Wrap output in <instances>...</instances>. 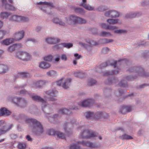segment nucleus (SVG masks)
Masks as SVG:
<instances>
[{"label":"nucleus","mask_w":149,"mask_h":149,"mask_svg":"<svg viewBox=\"0 0 149 149\" xmlns=\"http://www.w3.org/2000/svg\"><path fill=\"white\" fill-rule=\"evenodd\" d=\"M26 123L31 127L33 132L39 135L43 132V128L40 123L36 119L28 118L26 120Z\"/></svg>","instance_id":"obj_1"},{"label":"nucleus","mask_w":149,"mask_h":149,"mask_svg":"<svg viewBox=\"0 0 149 149\" xmlns=\"http://www.w3.org/2000/svg\"><path fill=\"white\" fill-rule=\"evenodd\" d=\"M85 115L87 118H94L95 120H97L102 118H105L108 116V114L106 113L99 112L94 114L90 112H86Z\"/></svg>","instance_id":"obj_2"},{"label":"nucleus","mask_w":149,"mask_h":149,"mask_svg":"<svg viewBox=\"0 0 149 149\" xmlns=\"http://www.w3.org/2000/svg\"><path fill=\"white\" fill-rule=\"evenodd\" d=\"M98 134L93 131H91L88 129H86L81 133L80 137L82 138H90L97 136Z\"/></svg>","instance_id":"obj_3"},{"label":"nucleus","mask_w":149,"mask_h":149,"mask_svg":"<svg viewBox=\"0 0 149 149\" xmlns=\"http://www.w3.org/2000/svg\"><path fill=\"white\" fill-rule=\"evenodd\" d=\"M69 20L70 22V24H84L86 22V20L82 18L78 17L71 15L70 16Z\"/></svg>","instance_id":"obj_4"},{"label":"nucleus","mask_w":149,"mask_h":149,"mask_svg":"<svg viewBox=\"0 0 149 149\" xmlns=\"http://www.w3.org/2000/svg\"><path fill=\"white\" fill-rule=\"evenodd\" d=\"M16 57L23 61H27L31 58V56L25 52L19 51L17 53Z\"/></svg>","instance_id":"obj_5"},{"label":"nucleus","mask_w":149,"mask_h":149,"mask_svg":"<svg viewBox=\"0 0 149 149\" xmlns=\"http://www.w3.org/2000/svg\"><path fill=\"white\" fill-rule=\"evenodd\" d=\"M70 111L66 109H61L58 111V114L55 115L53 117H49L48 119L49 120H50L51 121H52V120L53 119L55 120L56 118H57L58 117H59V115L60 116L62 114H70Z\"/></svg>","instance_id":"obj_6"},{"label":"nucleus","mask_w":149,"mask_h":149,"mask_svg":"<svg viewBox=\"0 0 149 149\" xmlns=\"http://www.w3.org/2000/svg\"><path fill=\"white\" fill-rule=\"evenodd\" d=\"M28 19L25 17L17 15H13L10 17V20L12 21L16 22H26Z\"/></svg>","instance_id":"obj_7"},{"label":"nucleus","mask_w":149,"mask_h":149,"mask_svg":"<svg viewBox=\"0 0 149 149\" xmlns=\"http://www.w3.org/2000/svg\"><path fill=\"white\" fill-rule=\"evenodd\" d=\"M58 92L56 90H49L46 92V94H47L49 96L48 97L47 99L46 100L47 101H55L56 99L54 97H56L57 95Z\"/></svg>","instance_id":"obj_8"},{"label":"nucleus","mask_w":149,"mask_h":149,"mask_svg":"<svg viewBox=\"0 0 149 149\" xmlns=\"http://www.w3.org/2000/svg\"><path fill=\"white\" fill-rule=\"evenodd\" d=\"M38 4L40 5V6L39 7L40 9L45 12H46V10L47 9L49 6H52L53 4L51 3H49L46 2H40L39 3H38Z\"/></svg>","instance_id":"obj_9"},{"label":"nucleus","mask_w":149,"mask_h":149,"mask_svg":"<svg viewBox=\"0 0 149 149\" xmlns=\"http://www.w3.org/2000/svg\"><path fill=\"white\" fill-rule=\"evenodd\" d=\"M33 100L42 102V109L43 111H44V108L47 107L46 101H45L40 96L37 95L33 96L32 97Z\"/></svg>","instance_id":"obj_10"},{"label":"nucleus","mask_w":149,"mask_h":149,"mask_svg":"<svg viewBox=\"0 0 149 149\" xmlns=\"http://www.w3.org/2000/svg\"><path fill=\"white\" fill-rule=\"evenodd\" d=\"M78 143L81 145L87 146L91 148H94L95 146V143H92L88 141H83L81 142L79 141Z\"/></svg>","instance_id":"obj_11"},{"label":"nucleus","mask_w":149,"mask_h":149,"mask_svg":"<svg viewBox=\"0 0 149 149\" xmlns=\"http://www.w3.org/2000/svg\"><path fill=\"white\" fill-rule=\"evenodd\" d=\"M105 15L108 17H115L119 16V13L118 12L115 10H111L106 12Z\"/></svg>","instance_id":"obj_12"},{"label":"nucleus","mask_w":149,"mask_h":149,"mask_svg":"<svg viewBox=\"0 0 149 149\" xmlns=\"http://www.w3.org/2000/svg\"><path fill=\"white\" fill-rule=\"evenodd\" d=\"M92 102V100L91 99H88L79 103V105L83 107H90L91 105Z\"/></svg>","instance_id":"obj_13"},{"label":"nucleus","mask_w":149,"mask_h":149,"mask_svg":"<svg viewBox=\"0 0 149 149\" xmlns=\"http://www.w3.org/2000/svg\"><path fill=\"white\" fill-rule=\"evenodd\" d=\"M24 32L23 30L15 33L14 35V40H19L22 39L24 36Z\"/></svg>","instance_id":"obj_14"},{"label":"nucleus","mask_w":149,"mask_h":149,"mask_svg":"<svg viewBox=\"0 0 149 149\" xmlns=\"http://www.w3.org/2000/svg\"><path fill=\"white\" fill-rule=\"evenodd\" d=\"M130 72H135L138 73V74L142 76H143V75L144 70L143 68L140 67H134L133 69L130 70Z\"/></svg>","instance_id":"obj_15"},{"label":"nucleus","mask_w":149,"mask_h":149,"mask_svg":"<svg viewBox=\"0 0 149 149\" xmlns=\"http://www.w3.org/2000/svg\"><path fill=\"white\" fill-rule=\"evenodd\" d=\"M22 45L20 44H14L10 46L8 48V49L9 52H13L15 50L21 48Z\"/></svg>","instance_id":"obj_16"},{"label":"nucleus","mask_w":149,"mask_h":149,"mask_svg":"<svg viewBox=\"0 0 149 149\" xmlns=\"http://www.w3.org/2000/svg\"><path fill=\"white\" fill-rule=\"evenodd\" d=\"M132 109V108L130 106H123L121 108L120 112L121 113L124 114L130 111Z\"/></svg>","instance_id":"obj_17"},{"label":"nucleus","mask_w":149,"mask_h":149,"mask_svg":"<svg viewBox=\"0 0 149 149\" xmlns=\"http://www.w3.org/2000/svg\"><path fill=\"white\" fill-rule=\"evenodd\" d=\"M9 70V67L6 65L0 64V74L7 72Z\"/></svg>","instance_id":"obj_18"},{"label":"nucleus","mask_w":149,"mask_h":149,"mask_svg":"<svg viewBox=\"0 0 149 149\" xmlns=\"http://www.w3.org/2000/svg\"><path fill=\"white\" fill-rule=\"evenodd\" d=\"M86 0H82V3L81 4L80 6L84 8L87 10L89 11L92 10L93 9V8L86 4Z\"/></svg>","instance_id":"obj_19"},{"label":"nucleus","mask_w":149,"mask_h":149,"mask_svg":"<svg viewBox=\"0 0 149 149\" xmlns=\"http://www.w3.org/2000/svg\"><path fill=\"white\" fill-rule=\"evenodd\" d=\"M46 41L48 43L52 44L58 42H60V40L58 38H49L46 39Z\"/></svg>","instance_id":"obj_20"},{"label":"nucleus","mask_w":149,"mask_h":149,"mask_svg":"<svg viewBox=\"0 0 149 149\" xmlns=\"http://www.w3.org/2000/svg\"><path fill=\"white\" fill-rule=\"evenodd\" d=\"M10 114V111L5 108H2L0 110V116L3 115L8 116Z\"/></svg>","instance_id":"obj_21"},{"label":"nucleus","mask_w":149,"mask_h":149,"mask_svg":"<svg viewBox=\"0 0 149 149\" xmlns=\"http://www.w3.org/2000/svg\"><path fill=\"white\" fill-rule=\"evenodd\" d=\"M48 134L49 135H54V136H58L60 137L61 138V137L60 136V134L61 135L62 134L59 132L58 131H55L53 130H49L47 131Z\"/></svg>","instance_id":"obj_22"},{"label":"nucleus","mask_w":149,"mask_h":149,"mask_svg":"<svg viewBox=\"0 0 149 149\" xmlns=\"http://www.w3.org/2000/svg\"><path fill=\"white\" fill-rule=\"evenodd\" d=\"M16 99L17 101V102L16 103V104H17V103H18L21 105L22 107H24L26 105V101L23 99L20 98H15L13 100V101L14 102V100Z\"/></svg>","instance_id":"obj_23"},{"label":"nucleus","mask_w":149,"mask_h":149,"mask_svg":"<svg viewBox=\"0 0 149 149\" xmlns=\"http://www.w3.org/2000/svg\"><path fill=\"white\" fill-rule=\"evenodd\" d=\"M71 79L68 78L64 81L62 84V87L65 89H67L69 87L70 84Z\"/></svg>","instance_id":"obj_24"},{"label":"nucleus","mask_w":149,"mask_h":149,"mask_svg":"<svg viewBox=\"0 0 149 149\" xmlns=\"http://www.w3.org/2000/svg\"><path fill=\"white\" fill-rule=\"evenodd\" d=\"M45 82L42 80H40L37 81L35 84H33V86L35 88H37L43 86L45 84Z\"/></svg>","instance_id":"obj_25"},{"label":"nucleus","mask_w":149,"mask_h":149,"mask_svg":"<svg viewBox=\"0 0 149 149\" xmlns=\"http://www.w3.org/2000/svg\"><path fill=\"white\" fill-rule=\"evenodd\" d=\"M50 64L45 62H42L39 65V67L43 69H47L50 67Z\"/></svg>","instance_id":"obj_26"},{"label":"nucleus","mask_w":149,"mask_h":149,"mask_svg":"<svg viewBox=\"0 0 149 149\" xmlns=\"http://www.w3.org/2000/svg\"><path fill=\"white\" fill-rule=\"evenodd\" d=\"M100 26L101 27L105 29L112 30L117 28L115 26H109L104 23L100 24Z\"/></svg>","instance_id":"obj_27"},{"label":"nucleus","mask_w":149,"mask_h":149,"mask_svg":"<svg viewBox=\"0 0 149 149\" xmlns=\"http://www.w3.org/2000/svg\"><path fill=\"white\" fill-rule=\"evenodd\" d=\"M14 42L13 38H8L6 39L1 42V43L3 45H8Z\"/></svg>","instance_id":"obj_28"},{"label":"nucleus","mask_w":149,"mask_h":149,"mask_svg":"<svg viewBox=\"0 0 149 149\" xmlns=\"http://www.w3.org/2000/svg\"><path fill=\"white\" fill-rule=\"evenodd\" d=\"M10 13L6 12H2L0 13V18L1 19L7 18L10 15Z\"/></svg>","instance_id":"obj_29"},{"label":"nucleus","mask_w":149,"mask_h":149,"mask_svg":"<svg viewBox=\"0 0 149 149\" xmlns=\"http://www.w3.org/2000/svg\"><path fill=\"white\" fill-rule=\"evenodd\" d=\"M4 127V126H3V128L0 129V136L2 134H5L7 132L9 131L12 127V125H11L10 128H6Z\"/></svg>","instance_id":"obj_30"},{"label":"nucleus","mask_w":149,"mask_h":149,"mask_svg":"<svg viewBox=\"0 0 149 149\" xmlns=\"http://www.w3.org/2000/svg\"><path fill=\"white\" fill-rule=\"evenodd\" d=\"M53 22L56 24H59L61 25L64 26L65 25V23L60 21L59 19L58 18H55L53 20Z\"/></svg>","instance_id":"obj_31"},{"label":"nucleus","mask_w":149,"mask_h":149,"mask_svg":"<svg viewBox=\"0 0 149 149\" xmlns=\"http://www.w3.org/2000/svg\"><path fill=\"white\" fill-rule=\"evenodd\" d=\"M121 138L122 139L130 140L133 139V137L130 135H128L126 134H124L121 136Z\"/></svg>","instance_id":"obj_32"},{"label":"nucleus","mask_w":149,"mask_h":149,"mask_svg":"<svg viewBox=\"0 0 149 149\" xmlns=\"http://www.w3.org/2000/svg\"><path fill=\"white\" fill-rule=\"evenodd\" d=\"M5 8L6 9L12 10H15L16 9L14 6L8 4H6V6L5 7Z\"/></svg>","instance_id":"obj_33"},{"label":"nucleus","mask_w":149,"mask_h":149,"mask_svg":"<svg viewBox=\"0 0 149 149\" xmlns=\"http://www.w3.org/2000/svg\"><path fill=\"white\" fill-rule=\"evenodd\" d=\"M119 70L118 69V70H117L116 72H115L113 70H112L111 72H107L104 73V74L105 75H109L114 74L116 73H118L119 72Z\"/></svg>","instance_id":"obj_34"},{"label":"nucleus","mask_w":149,"mask_h":149,"mask_svg":"<svg viewBox=\"0 0 149 149\" xmlns=\"http://www.w3.org/2000/svg\"><path fill=\"white\" fill-rule=\"evenodd\" d=\"M118 19H109L107 20V22L111 24H115L117 23L118 21Z\"/></svg>","instance_id":"obj_35"},{"label":"nucleus","mask_w":149,"mask_h":149,"mask_svg":"<svg viewBox=\"0 0 149 149\" xmlns=\"http://www.w3.org/2000/svg\"><path fill=\"white\" fill-rule=\"evenodd\" d=\"M78 145V144H72L70 146V149H80Z\"/></svg>","instance_id":"obj_36"},{"label":"nucleus","mask_w":149,"mask_h":149,"mask_svg":"<svg viewBox=\"0 0 149 149\" xmlns=\"http://www.w3.org/2000/svg\"><path fill=\"white\" fill-rule=\"evenodd\" d=\"M18 74L20 77L22 78H26L27 77H28L30 76L29 74L27 73H26L24 72H22L19 73Z\"/></svg>","instance_id":"obj_37"},{"label":"nucleus","mask_w":149,"mask_h":149,"mask_svg":"<svg viewBox=\"0 0 149 149\" xmlns=\"http://www.w3.org/2000/svg\"><path fill=\"white\" fill-rule=\"evenodd\" d=\"M61 45H63L64 47H66V48H69L72 47L73 45L71 43H63L61 44Z\"/></svg>","instance_id":"obj_38"},{"label":"nucleus","mask_w":149,"mask_h":149,"mask_svg":"<svg viewBox=\"0 0 149 149\" xmlns=\"http://www.w3.org/2000/svg\"><path fill=\"white\" fill-rule=\"evenodd\" d=\"M75 76L80 78H83L84 77L85 74L84 73L79 72L76 73Z\"/></svg>","instance_id":"obj_39"},{"label":"nucleus","mask_w":149,"mask_h":149,"mask_svg":"<svg viewBox=\"0 0 149 149\" xmlns=\"http://www.w3.org/2000/svg\"><path fill=\"white\" fill-rule=\"evenodd\" d=\"M100 35L103 37L109 36H111V34L109 32H107L105 31L101 32Z\"/></svg>","instance_id":"obj_40"},{"label":"nucleus","mask_w":149,"mask_h":149,"mask_svg":"<svg viewBox=\"0 0 149 149\" xmlns=\"http://www.w3.org/2000/svg\"><path fill=\"white\" fill-rule=\"evenodd\" d=\"M6 31L2 29L0 30V39L3 38L4 36L6 34Z\"/></svg>","instance_id":"obj_41"},{"label":"nucleus","mask_w":149,"mask_h":149,"mask_svg":"<svg viewBox=\"0 0 149 149\" xmlns=\"http://www.w3.org/2000/svg\"><path fill=\"white\" fill-rule=\"evenodd\" d=\"M47 74L48 76H55L56 75V71L53 70H51L47 72Z\"/></svg>","instance_id":"obj_42"},{"label":"nucleus","mask_w":149,"mask_h":149,"mask_svg":"<svg viewBox=\"0 0 149 149\" xmlns=\"http://www.w3.org/2000/svg\"><path fill=\"white\" fill-rule=\"evenodd\" d=\"M138 14H127L126 15L125 17L127 18H132L134 17H136V16H138L137 15Z\"/></svg>","instance_id":"obj_43"},{"label":"nucleus","mask_w":149,"mask_h":149,"mask_svg":"<svg viewBox=\"0 0 149 149\" xmlns=\"http://www.w3.org/2000/svg\"><path fill=\"white\" fill-rule=\"evenodd\" d=\"M96 83V81L95 80L91 79L88 81V84L89 86H91L94 85Z\"/></svg>","instance_id":"obj_44"},{"label":"nucleus","mask_w":149,"mask_h":149,"mask_svg":"<svg viewBox=\"0 0 149 149\" xmlns=\"http://www.w3.org/2000/svg\"><path fill=\"white\" fill-rule=\"evenodd\" d=\"M52 56L51 55L45 57L44 60L46 61H52Z\"/></svg>","instance_id":"obj_45"},{"label":"nucleus","mask_w":149,"mask_h":149,"mask_svg":"<svg viewBox=\"0 0 149 149\" xmlns=\"http://www.w3.org/2000/svg\"><path fill=\"white\" fill-rule=\"evenodd\" d=\"M113 41V40L111 39H104L102 40V42L103 43H107Z\"/></svg>","instance_id":"obj_46"},{"label":"nucleus","mask_w":149,"mask_h":149,"mask_svg":"<svg viewBox=\"0 0 149 149\" xmlns=\"http://www.w3.org/2000/svg\"><path fill=\"white\" fill-rule=\"evenodd\" d=\"M26 145L25 143H19L18 145V148L20 149H24L26 147Z\"/></svg>","instance_id":"obj_47"},{"label":"nucleus","mask_w":149,"mask_h":149,"mask_svg":"<svg viewBox=\"0 0 149 149\" xmlns=\"http://www.w3.org/2000/svg\"><path fill=\"white\" fill-rule=\"evenodd\" d=\"M75 11L76 12L82 13H83V10L81 8H75Z\"/></svg>","instance_id":"obj_48"},{"label":"nucleus","mask_w":149,"mask_h":149,"mask_svg":"<svg viewBox=\"0 0 149 149\" xmlns=\"http://www.w3.org/2000/svg\"><path fill=\"white\" fill-rule=\"evenodd\" d=\"M4 123H5V121L4 120H0V127H1L3 126V127L1 128H3V126H4L5 127H4L5 128H10V126L11 125H12V127H13L12 124H10L8 127H7L5 125L3 126V125L4 124Z\"/></svg>","instance_id":"obj_49"},{"label":"nucleus","mask_w":149,"mask_h":149,"mask_svg":"<svg viewBox=\"0 0 149 149\" xmlns=\"http://www.w3.org/2000/svg\"><path fill=\"white\" fill-rule=\"evenodd\" d=\"M114 32L115 33H125L126 32V30L120 29L115 31H114Z\"/></svg>","instance_id":"obj_50"},{"label":"nucleus","mask_w":149,"mask_h":149,"mask_svg":"<svg viewBox=\"0 0 149 149\" xmlns=\"http://www.w3.org/2000/svg\"><path fill=\"white\" fill-rule=\"evenodd\" d=\"M109 50V49L107 47H104L103 48L102 52L104 54H106L107 53Z\"/></svg>","instance_id":"obj_51"},{"label":"nucleus","mask_w":149,"mask_h":149,"mask_svg":"<svg viewBox=\"0 0 149 149\" xmlns=\"http://www.w3.org/2000/svg\"><path fill=\"white\" fill-rule=\"evenodd\" d=\"M70 125V123H65L64 124V129L65 131V132H67V134H68V132H69V130H70V129H68V128H67V125L69 126V125Z\"/></svg>","instance_id":"obj_52"},{"label":"nucleus","mask_w":149,"mask_h":149,"mask_svg":"<svg viewBox=\"0 0 149 149\" xmlns=\"http://www.w3.org/2000/svg\"><path fill=\"white\" fill-rule=\"evenodd\" d=\"M61 58L63 60L66 61L67 60V57L66 54H63L61 57Z\"/></svg>","instance_id":"obj_53"},{"label":"nucleus","mask_w":149,"mask_h":149,"mask_svg":"<svg viewBox=\"0 0 149 149\" xmlns=\"http://www.w3.org/2000/svg\"><path fill=\"white\" fill-rule=\"evenodd\" d=\"M108 65V63L106 62L105 63H103L101 64L100 65V67L101 68H102L104 67H106Z\"/></svg>","instance_id":"obj_54"},{"label":"nucleus","mask_w":149,"mask_h":149,"mask_svg":"<svg viewBox=\"0 0 149 149\" xmlns=\"http://www.w3.org/2000/svg\"><path fill=\"white\" fill-rule=\"evenodd\" d=\"M59 132L62 134L61 135L60 134L59 135V136H60L61 137V138L59 136H57V137L59 139H65V136L64 134L61 132Z\"/></svg>","instance_id":"obj_55"},{"label":"nucleus","mask_w":149,"mask_h":149,"mask_svg":"<svg viewBox=\"0 0 149 149\" xmlns=\"http://www.w3.org/2000/svg\"><path fill=\"white\" fill-rule=\"evenodd\" d=\"M88 43L89 44H91V45H97L98 44L96 42H94L93 41H90L89 42H88Z\"/></svg>","instance_id":"obj_56"},{"label":"nucleus","mask_w":149,"mask_h":149,"mask_svg":"<svg viewBox=\"0 0 149 149\" xmlns=\"http://www.w3.org/2000/svg\"><path fill=\"white\" fill-rule=\"evenodd\" d=\"M1 2L3 6L5 8V7L6 6V4H7L6 0H1Z\"/></svg>","instance_id":"obj_57"},{"label":"nucleus","mask_w":149,"mask_h":149,"mask_svg":"<svg viewBox=\"0 0 149 149\" xmlns=\"http://www.w3.org/2000/svg\"><path fill=\"white\" fill-rule=\"evenodd\" d=\"M125 81H122L119 84V85L120 86L125 87Z\"/></svg>","instance_id":"obj_58"},{"label":"nucleus","mask_w":149,"mask_h":149,"mask_svg":"<svg viewBox=\"0 0 149 149\" xmlns=\"http://www.w3.org/2000/svg\"><path fill=\"white\" fill-rule=\"evenodd\" d=\"M63 81V79H62L61 80L56 81V83L58 86H60Z\"/></svg>","instance_id":"obj_59"},{"label":"nucleus","mask_w":149,"mask_h":149,"mask_svg":"<svg viewBox=\"0 0 149 149\" xmlns=\"http://www.w3.org/2000/svg\"><path fill=\"white\" fill-rule=\"evenodd\" d=\"M117 63L116 61H115L113 63H111L110 64V65L112 66H113L114 68H115L116 67V64Z\"/></svg>","instance_id":"obj_60"},{"label":"nucleus","mask_w":149,"mask_h":149,"mask_svg":"<svg viewBox=\"0 0 149 149\" xmlns=\"http://www.w3.org/2000/svg\"><path fill=\"white\" fill-rule=\"evenodd\" d=\"M29 41H31L32 42H36V41L33 39H31V38H28L26 40V42H28Z\"/></svg>","instance_id":"obj_61"},{"label":"nucleus","mask_w":149,"mask_h":149,"mask_svg":"<svg viewBox=\"0 0 149 149\" xmlns=\"http://www.w3.org/2000/svg\"><path fill=\"white\" fill-rule=\"evenodd\" d=\"M59 45H57L56 46L53 47V49L54 50L58 49L60 48V47H59Z\"/></svg>","instance_id":"obj_62"},{"label":"nucleus","mask_w":149,"mask_h":149,"mask_svg":"<svg viewBox=\"0 0 149 149\" xmlns=\"http://www.w3.org/2000/svg\"><path fill=\"white\" fill-rule=\"evenodd\" d=\"M26 139L29 141H31L32 140L31 138L29 135H27L26 136Z\"/></svg>","instance_id":"obj_63"},{"label":"nucleus","mask_w":149,"mask_h":149,"mask_svg":"<svg viewBox=\"0 0 149 149\" xmlns=\"http://www.w3.org/2000/svg\"><path fill=\"white\" fill-rule=\"evenodd\" d=\"M74 56L75 57H77V59H79L80 58V56H79L78 54L77 53L74 54Z\"/></svg>","instance_id":"obj_64"}]
</instances>
